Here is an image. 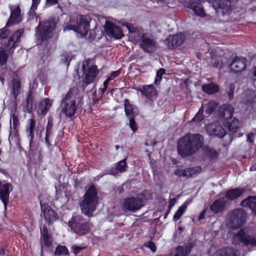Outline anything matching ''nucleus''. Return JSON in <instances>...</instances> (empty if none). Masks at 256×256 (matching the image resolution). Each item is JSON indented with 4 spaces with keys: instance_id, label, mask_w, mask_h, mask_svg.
Here are the masks:
<instances>
[{
    "instance_id": "473e14b6",
    "label": "nucleus",
    "mask_w": 256,
    "mask_h": 256,
    "mask_svg": "<svg viewBox=\"0 0 256 256\" xmlns=\"http://www.w3.org/2000/svg\"><path fill=\"white\" fill-rule=\"evenodd\" d=\"M11 119L12 121V128L14 136L18 138L19 137V132L18 127L20 124V122L18 118V116L15 113H13L11 114ZM12 128V126H10Z\"/></svg>"
},
{
    "instance_id": "39448f33",
    "label": "nucleus",
    "mask_w": 256,
    "mask_h": 256,
    "mask_svg": "<svg viewBox=\"0 0 256 256\" xmlns=\"http://www.w3.org/2000/svg\"><path fill=\"white\" fill-rule=\"evenodd\" d=\"M71 232L80 236L86 235L90 231V224L82 215H73L68 222Z\"/></svg>"
},
{
    "instance_id": "ea45409f",
    "label": "nucleus",
    "mask_w": 256,
    "mask_h": 256,
    "mask_svg": "<svg viewBox=\"0 0 256 256\" xmlns=\"http://www.w3.org/2000/svg\"><path fill=\"white\" fill-rule=\"evenodd\" d=\"M54 254L56 256L68 255V250L65 246L58 245L56 248Z\"/></svg>"
},
{
    "instance_id": "5fc2aeb1",
    "label": "nucleus",
    "mask_w": 256,
    "mask_h": 256,
    "mask_svg": "<svg viewBox=\"0 0 256 256\" xmlns=\"http://www.w3.org/2000/svg\"><path fill=\"white\" fill-rule=\"evenodd\" d=\"M204 119V114H200L198 112L196 115L192 118V122H200Z\"/></svg>"
},
{
    "instance_id": "cd10ccee",
    "label": "nucleus",
    "mask_w": 256,
    "mask_h": 256,
    "mask_svg": "<svg viewBox=\"0 0 256 256\" xmlns=\"http://www.w3.org/2000/svg\"><path fill=\"white\" fill-rule=\"evenodd\" d=\"M141 93L149 100H151L154 96H157L156 90L152 84L144 86Z\"/></svg>"
},
{
    "instance_id": "8fccbe9b",
    "label": "nucleus",
    "mask_w": 256,
    "mask_h": 256,
    "mask_svg": "<svg viewBox=\"0 0 256 256\" xmlns=\"http://www.w3.org/2000/svg\"><path fill=\"white\" fill-rule=\"evenodd\" d=\"M136 116H132L128 118L129 119L130 127L133 132H135L138 130L137 124L134 118Z\"/></svg>"
},
{
    "instance_id": "72a5a7b5",
    "label": "nucleus",
    "mask_w": 256,
    "mask_h": 256,
    "mask_svg": "<svg viewBox=\"0 0 256 256\" xmlns=\"http://www.w3.org/2000/svg\"><path fill=\"white\" fill-rule=\"evenodd\" d=\"M124 108L125 114L127 118L136 116V114L134 110V106L130 104V101L128 99H125L124 100Z\"/></svg>"
},
{
    "instance_id": "680f3d73",
    "label": "nucleus",
    "mask_w": 256,
    "mask_h": 256,
    "mask_svg": "<svg viewBox=\"0 0 256 256\" xmlns=\"http://www.w3.org/2000/svg\"><path fill=\"white\" fill-rule=\"evenodd\" d=\"M105 172L106 174L116 176L118 174V172H116V170H114L113 168L110 170H106Z\"/></svg>"
},
{
    "instance_id": "c756f323",
    "label": "nucleus",
    "mask_w": 256,
    "mask_h": 256,
    "mask_svg": "<svg viewBox=\"0 0 256 256\" xmlns=\"http://www.w3.org/2000/svg\"><path fill=\"white\" fill-rule=\"evenodd\" d=\"M192 246L190 244L184 246H178L175 251L174 256H187L190 252Z\"/></svg>"
},
{
    "instance_id": "f03ea898",
    "label": "nucleus",
    "mask_w": 256,
    "mask_h": 256,
    "mask_svg": "<svg viewBox=\"0 0 256 256\" xmlns=\"http://www.w3.org/2000/svg\"><path fill=\"white\" fill-rule=\"evenodd\" d=\"M91 18L88 15L78 14L76 18H70L64 31L70 30L78 33L82 36H86L90 30Z\"/></svg>"
},
{
    "instance_id": "5701e85b",
    "label": "nucleus",
    "mask_w": 256,
    "mask_h": 256,
    "mask_svg": "<svg viewBox=\"0 0 256 256\" xmlns=\"http://www.w3.org/2000/svg\"><path fill=\"white\" fill-rule=\"evenodd\" d=\"M40 234L44 244L46 247H50L52 244V238L49 234L48 228L46 224L43 225L42 229L40 228Z\"/></svg>"
},
{
    "instance_id": "4be33fe9",
    "label": "nucleus",
    "mask_w": 256,
    "mask_h": 256,
    "mask_svg": "<svg viewBox=\"0 0 256 256\" xmlns=\"http://www.w3.org/2000/svg\"><path fill=\"white\" fill-rule=\"evenodd\" d=\"M244 192V188H232L226 191L225 196L227 200H232L240 198Z\"/></svg>"
},
{
    "instance_id": "4468645a",
    "label": "nucleus",
    "mask_w": 256,
    "mask_h": 256,
    "mask_svg": "<svg viewBox=\"0 0 256 256\" xmlns=\"http://www.w3.org/2000/svg\"><path fill=\"white\" fill-rule=\"evenodd\" d=\"M186 40V36L182 33L169 36L165 40L168 48L174 49L182 46Z\"/></svg>"
},
{
    "instance_id": "ddd939ff",
    "label": "nucleus",
    "mask_w": 256,
    "mask_h": 256,
    "mask_svg": "<svg viewBox=\"0 0 256 256\" xmlns=\"http://www.w3.org/2000/svg\"><path fill=\"white\" fill-rule=\"evenodd\" d=\"M140 46L146 52L154 53L156 50V42L152 38L145 36L144 34L140 37Z\"/></svg>"
},
{
    "instance_id": "393cba45",
    "label": "nucleus",
    "mask_w": 256,
    "mask_h": 256,
    "mask_svg": "<svg viewBox=\"0 0 256 256\" xmlns=\"http://www.w3.org/2000/svg\"><path fill=\"white\" fill-rule=\"evenodd\" d=\"M22 33V30H18L15 32L13 34L10 36L6 45L7 49L12 50V48H14L16 47V43L18 41Z\"/></svg>"
},
{
    "instance_id": "9b49d317",
    "label": "nucleus",
    "mask_w": 256,
    "mask_h": 256,
    "mask_svg": "<svg viewBox=\"0 0 256 256\" xmlns=\"http://www.w3.org/2000/svg\"><path fill=\"white\" fill-rule=\"evenodd\" d=\"M42 214L46 222L50 226L52 224L58 219V215L48 204H42L40 202Z\"/></svg>"
},
{
    "instance_id": "b1692460",
    "label": "nucleus",
    "mask_w": 256,
    "mask_h": 256,
    "mask_svg": "<svg viewBox=\"0 0 256 256\" xmlns=\"http://www.w3.org/2000/svg\"><path fill=\"white\" fill-rule=\"evenodd\" d=\"M226 202L223 198L216 200L210 206V210L215 214L222 212L226 206Z\"/></svg>"
},
{
    "instance_id": "6e6d98bb",
    "label": "nucleus",
    "mask_w": 256,
    "mask_h": 256,
    "mask_svg": "<svg viewBox=\"0 0 256 256\" xmlns=\"http://www.w3.org/2000/svg\"><path fill=\"white\" fill-rule=\"evenodd\" d=\"M174 174L178 176H186V168L184 169H176L174 172Z\"/></svg>"
},
{
    "instance_id": "2f4dec72",
    "label": "nucleus",
    "mask_w": 256,
    "mask_h": 256,
    "mask_svg": "<svg viewBox=\"0 0 256 256\" xmlns=\"http://www.w3.org/2000/svg\"><path fill=\"white\" fill-rule=\"evenodd\" d=\"M236 250L232 247L226 246L221 248L218 252V256H236Z\"/></svg>"
},
{
    "instance_id": "e2e57ef3",
    "label": "nucleus",
    "mask_w": 256,
    "mask_h": 256,
    "mask_svg": "<svg viewBox=\"0 0 256 256\" xmlns=\"http://www.w3.org/2000/svg\"><path fill=\"white\" fill-rule=\"evenodd\" d=\"M50 134H50L46 133L44 140H45L46 144V145L48 147H50L51 146V144L50 142Z\"/></svg>"
},
{
    "instance_id": "a18cd8bd",
    "label": "nucleus",
    "mask_w": 256,
    "mask_h": 256,
    "mask_svg": "<svg viewBox=\"0 0 256 256\" xmlns=\"http://www.w3.org/2000/svg\"><path fill=\"white\" fill-rule=\"evenodd\" d=\"M128 30L129 33L131 34H134V36L136 34L137 36L138 37L141 34L140 30L138 29L137 27L134 26L132 24H128L126 26Z\"/></svg>"
},
{
    "instance_id": "58836bf2",
    "label": "nucleus",
    "mask_w": 256,
    "mask_h": 256,
    "mask_svg": "<svg viewBox=\"0 0 256 256\" xmlns=\"http://www.w3.org/2000/svg\"><path fill=\"white\" fill-rule=\"evenodd\" d=\"M216 2L217 8L226 9L231 6L232 0H215Z\"/></svg>"
},
{
    "instance_id": "9d476101",
    "label": "nucleus",
    "mask_w": 256,
    "mask_h": 256,
    "mask_svg": "<svg viewBox=\"0 0 256 256\" xmlns=\"http://www.w3.org/2000/svg\"><path fill=\"white\" fill-rule=\"evenodd\" d=\"M85 62L82 63V70L84 74V77L83 78V82L86 85L93 82L98 74L99 70L96 65H92L88 68L86 66L89 64V60H86Z\"/></svg>"
},
{
    "instance_id": "a19ab883",
    "label": "nucleus",
    "mask_w": 256,
    "mask_h": 256,
    "mask_svg": "<svg viewBox=\"0 0 256 256\" xmlns=\"http://www.w3.org/2000/svg\"><path fill=\"white\" fill-rule=\"evenodd\" d=\"M186 207V204H184L178 208L173 217V220L174 222H177L181 218L184 212Z\"/></svg>"
},
{
    "instance_id": "c85d7f7f",
    "label": "nucleus",
    "mask_w": 256,
    "mask_h": 256,
    "mask_svg": "<svg viewBox=\"0 0 256 256\" xmlns=\"http://www.w3.org/2000/svg\"><path fill=\"white\" fill-rule=\"evenodd\" d=\"M202 90L209 94H214L219 91L220 88L218 84L210 82L208 84H204L202 86Z\"/></svg>"
},
{
    "instance_id": "de8ad7c7",
    "label": "nucleus",
    "mask_w": 256,
    "mask_h": 256,
    "mask_svg": "<svg viewBox=\"0 0 256 256\" xmlns=\"http://www.w3.org/2000/svg\"><path fill=\"white\" fill-rule=\"evenodd\" d=\"M165 73L166 70L164 68H160L157 71L156 78L154 80V83L158 85L160 84L162 78V76L165 74Z\"/></svg>"
},
{
    "instance_id": "3c124183",
    "label": "nucleus",
    "mask_w": 256,
    "mask_h": 256,
    "mask_svg": "<svg viewBox=\"0 0 256 256\" xmlns=\"http://www.w3.org/2000/svg\"><path fill=\"white\" fill-rule=\"evenodd\" d=\"M53 127V118L51 116L48 118V124L46 127V133L52 134V130Z\"/></svg>"
},
{
    "instance_id": "774afa93",
    "label": "nucleus",
    "mask_w": 256,
    "mask_h": 256,
    "mask_svg": "<svg viewBox=\"0 0 256 256\" xmlns=\"http://www.w3.org/2000/svg\"><path fill=\"white\" fill-rule=\"evenodd\" d=\"M71 58L69 56H66L64 57V59L63 60L64 63H67L68 66L70 64V62L71 60Z\"/></svg>"
},
{
    "instance_id": "bb28decb",
    "label": "nucleus",
    "mask_w": 256,
    "mask_h": 256,
    "mask_svg": "<svg viewBox=\"0 0 256 256\" xmlns=\"http://www.w3.org/2000/svg\"><path fill=\"white\" fill-rule=\"evenodd\" d=\"M34 99V95L32 90H29L27 93V96L26 100V102L24 104L25 112L28 113H30L33 109V102Z\"/></svg>"
},
{
    "instance_id": "a878e982",
    "label": "nucleus",
    "mask_w": 256,
    "mask_h": 256,
    "mask_svg": "<svg viewBox=\"0 0 256 256\" xmlns=\"http://www.w3.org/2000/svg\"><path fill=\"white\" fill-rule=\"evenodd\" d=\"M240 204L242 206L249 208L252 212L256 215V197L249 196L246 198L242 200Z\"/></svg>"
},
{
    "instance_id": "e433bc0d",
    "label": "nucleus",
    "mask_w": 256,
    "mask_h": 256,
    "mask_svg": "<svg viewBox=\"0 0 256 256\" xmlns=\"http://www.w3.org/2000/svg\"><path fill=\"white\" fill-rule=\"evenodd\" d=\"M202 171V168L200 166L186 168V177L191 178L194 175L200 174Z\"/></svg>"
},
{
    "instance_id": "bf43d9fd",
    "label": "nucleus",
    "mask_w": 256,
    "mask_h": 256,
    "mask_svg": "<svg viewBox=\"0 0 256 256\" xmlns=\"http://www.w3.org/2000/svg\"><path fill=\"white\" fill-rule=\"evenodd\" d=\"M84 248L77 246L76 245H74L72 247V250L73 253L74 254H79Z\"/></svg>"
},
{
    "instance_id": "864d4df0",
    "label": "nucleus",
    "mask_w": 256,
    "mask_h": 256,
    "mask_svg": "<svg viewBox=\"0 0 256 256\" xmlns=\"http://www.w3.org/2000/svg\"><path fill=\"white\" fill-rule=\"evenodd\" d=\"M144 246L146 247L149 248L153 252H155L156 250V244L151 240H149L147 242H145Z\"/></svg>"
},
{
    "instance_id": "7ed1b4c3",
    "label": "nucleus",
    "mask_w": 256,
    "mask_h": 256,
    "mask_svg": "<svg viewBox=\"0 0 256 256\" xmlns=\"http://www.w3.org/2000/svg\"><path fill=\"white\" fill-rule=\"evenodd\" d=\"M98 200L97 190L94 184H92L86 191L84 200L80 204L82 212L86 216H92L96 210Z\"/></svg>"
},
{
    "instance_id": "0e129e2a",
    "label": "nucleus",
    "mask_w": 256,
    "mask_h": 256,
    "mask_svg": "<svg viewBox=\"0 0 256 256\" xmlns=\"http://www.w3.org/2000/svg\"><path fill=\"white\" fill-rule=\"evenodd\" d=\"M254 134L253 133L248 134L247 135V141L250 142H254Z\"/></svg>"
},
{
    "instance_id": "2eb2a0df",
    "label": "nucleus",
    "mask_w": 256,
    "mask_h": 256,
    "mask_svg": "<svg viewBox=\"0 0 256 256\" xmlns=\"http://www.w3.org/2000/svg\"><path fill=\"white\" fill-rule=\"evenodd\" d=\"M206 131L210 136L223 138L226 134L224 128L218 122H212L206 126Z\"/></svg>"
},
{
    "instance_id": "0eeeda50",
    "label": "nucleus",
    "mask_w": 256,
    "mask_h": 256,
    "mask_svg": "<svg viewBox=\"0 0 256 256\" xmlns=\"http://www.w3.org/2000/svg\"><path fill=\"white\" fill-rule=\"evenodd\" d=\"M246 214L242 208H236L228 214V220L233 229L240 228L246 222Z\"/></svg>"
},
{
    "instance_id": "37998d69",
    "label": "nucleus",
    "mask_w": 256,
    "mask_h": 256,
    "mask_svg": "<svg viewBox=\"0 0 256 256\" xmlns=\"http://www.w3.org/2000/svg\"><path fill=\"white\" fill-rule=\"evenodd\" d=\"M8 60V54L6 51L2 47H0V66H3L7 63Z\"/></svg>"
},
{
    "instance_id": "4d7b16f0",
    "label": "nucleus",
    "mask_w": 256,
    "mask_h": 256,
    "mask_svg": "<svg viewBox=\"0 0 256 256\" xmlns=\"http://www.w3.org/2000/svg\"><path fill=\"white\" fill-rule=\"evenodd\" d=\"M120 74V70H118L116 71H113L110 74V76H108L107 78L110 80H113L114 78L118 76Z\"/></svg>"
},
{
    "instance_id": "13d9d810",
    "label": "nucleus",
    "mask_w": 256,
    "mask_h": 256,
    "mask_svg": "<svg viewBox=\"0 0 256 256\" xmlns=\"http://www.w3.org/2000/svg\"><path fill=\"white\" fill-rule=\"evenodd\" d=\"M10 30L7 29H2L0 32V38L2 39H5L8 37Z\"/></svg>"
},
{
    "instance_id": "f3484780",
    "label": "nucleus",
    "mask_w": 256,
    "mask_h": 256,
    "mask_svg": "<svg viewBox=\"0 0 256 256\" xmlns=\"http://www.w3.org/2000/svg\"><path fill=\"white\" fill-rule=\"evenodd\" d=\"M246 58H239L236 56L231 62L230 68L234 73L237 74L244 70L246 66Z\"/></svg>"
},
{
    "instance_id": "a211bd4d",
    "label": "nucleus",
    "mask_w": 256,
    "mask_h": 256,
    "mask_svg": "<svg viewBox=\"0 0 256 256\" xmlns=\"http://www.w3.org/2000/svg\"><path fill=\"white\" fill-rule=\"evenodd\" d=\"M36 126V122L34 116L30 118L26 124V131L27 134V137L29 140L30 146H31L34 142V130Z\"/></svg>"
},
{
    "instance_id": "4c0bfd02",
    "label": "nucleus",
    "mask_w": 256,
    "mask_h": 256,
    "mask_svg": "<svg viewBox=\"0 0 256 256\" xmlns=\"http://www.w3.org/2000/svg\"><path fill=\"white\" fill-rule=\"evenodd\" d=\"M218 104L214 101H210L206 104L205 112L210 114L213 112L217 108Z\"/></svg>"
},
{
    "instance_id": "f704fd0d",
    "label": "nucleus",
    "mask_w": 256,
    "mask_h": 256,
    "mask_svg": "<svg viewBox=\"0 0 256 256\" xmlns=\"http://www.w3.org/2000/svg\"><path fill=\"white\" fill-rule=\"evenodd\" d=\"M226 126H227L228 130L234 133L236 132L239 128L238 120L235 118L232 120H231L230 121V120H228L226 122Z\"/></svg>"
},
{
    "instance_id": "09e8293b",
    "label": "nucleus",
    "mask_w": 256,
    "mask_h": 256,
    "mask_svg": "<svg viewBox=\"0 0 256 256\" xmlns=\"http://www.w3.org/2000/svg\"><path fill=\"white\" fill-rule=\"evenodd\" d=\"M41 0H32V5L28 13L30 15L35 14V11L37 10L38 6Z\"/></svg>"
},
{
    "instance_id": "603ef678",
    "label": "nucleus",
    "mask_w": 256,
    "mask_h": 256,
    "mask_svg": "<svg viewBox=\"0 0 256 256\" xmlns=\"http://www.w3.org/2000/svg\"><path fill=\"white\" fill-rule=\"evenodd\" d=\"M234 84L232 83L230 84L229 86V90L227 92V95L230 100H232L234 98Z\"/></svg>"
},
{
    "instance_id": "49530a36",
    "label": "nucleus",
    "mask_w": 256,
    "mask_h": 256,
    "mask_svg": "<svg viewBox=\"0 0 256 256\" xmlns=\"http://www.w3.org/2000/svg\"><path fill=\"white\" fill-rule=\"evenodd\" d=\"M136 196H142L140 197L142 198V204H144V200H150L152 196L151 192L149 190H144L142 193L138 194H136Z\"/></svg>"
},
{
    "instance_id": "f8f14e48",
    "label": "nucleus",
    "mask_w": 256,
    "mask_h": 256,
    "mask_svg": "<svg viewBox=\"0 0 256 256\" xmlns=\"http://www.w3.org/2000/svg\"><path fill=\"white\" fill-rule=\"evenodd\" d=\"M104 29L108 36L115 39H120L124 36L120 26H116L112 22L108 21L106 22Z\"/></svg>"
},
{
    "instance_id": "338daca9",
    "label": "nucleus",
    "mask_w": 256,
    "mask_h": 256,
    "mask_svg": "<svg viewBox=\"0 0 256 256\" xmlns=\"http://www.w3.org/2000/svg\"><path fill=\"white\" fill-rule=\"evenodd\" d=\"M206 212V210H204L200 212V214L198 216V221H200L205 218Z\"/></svg>"
},
{
    "instance_id": "052dcab7",
    "label": "nucleus",
    "mask_w": 256,
    "mask_h": 256,
    "mask_svg": "<svg viewBox=\"0 0 256 256\" xmlns=\"http://www.w3.org/2000/svg\"><path fill=\"white\" fill-rule=\"evenodd\" d=\"M90 34L88 36V38L90 40H94L96 38V34L95 32V30H89Z\"/></svg>"
},
{
    "instance_id": "6e6552de",
    "label": "nucleus",
    "mask_w": 256,
    "mask_h": 256,
    "mask_svg": "<svg viewBox=\"0 0 256 256\" xmlns=\"http://www.w3.org/2000/svg\"><path fill=\"white\" fill-rule=\"evenodd\" d=\"M232 241L235 244H242L246 246H256V238L246 233L244 229L234 234Z\"/></svg>"
},
{
    "instance_id": "423d86ee",
    "label": "nucleus",
    "mask_w": 256,
    "mask_h": 256,
    "mask_svg": "<svg viewBox=\"0 0 256 256\" xmlns=\"http://www.w3.org/2000/svg\"><path fill=\"white\" fill-rule=\"evenodd\" d=\"M56 26V22L54 18H50L46 21H40L36 28L37 40L42 42L50 39Z\"/></svg>"
},
{
    "instance_id": "1a4fd4ad",
    "label": "nucleus",
    "mask_w": 256,
    "mask_h": 256,
    "mask_svg": "<svg viewBox=\"0 0 256 256\" xmlns=\"http://www.w3.org/2000/svg\"><path fill=\"white\" fill-rule=\"evenodd\" d=\"M141 196H132L125 198L122 206V210L124 212H136L140 210L144 204H142Z\"/></svg>"
},
{
    "instance_id": "c9c22d12",
    "label": "nucleus",
    "mask_w": 256,
    "mask_h": 256,
    "mask_svg": "<svg viewBox=\"0 0 256 256\" xmlns=\"http://www.w3.org/2000/svg\"><path fill=\"white\" fill-rule=\"evenodd\" d=\"M205 154L210 161L216 160L218 157V153L214 148H207L205 150Z\"/></svg>"
},
{
    "instance_id": "412c9836",
    "label": "nucleus",
    "mask_w": 256,
    "mask_h": 256,
    "mask_svg": "<svg viewBox=\"0 0 256 256\" xmlns=\"http://www.w3.org/2000/svg\"><path fill=\"white\" fill-rule=\"evenodd\" d=\"M22 90V82L20 78H13L12 80V92L14 101L16 102Z\"/></svg>"
},
{
    "instance_id": "69168bd1",
    "label": "nucleus",
    "mask_w": 256,
    "mask_h": 256,
    "mask_svg": "<svg viewBox=\"0 0 256 256\" xmlns=\"http://www.w3.org/2000/svg\"><path fill=\"white\" fill-rule=\"evenodd\" d=\"M46 4L49 6H54L58 3V0H46Z\"/></svg>"
},
{
    "instance_id": "aec40b11",
    "label": "nucleus",
    "mask_w": 256,
    "mask_h": 256,
    "mask_svg": "<svg viewBox=\"0 0 256 256\" xmlns=\"http://www.w3.org/2000/svg\"><path fill=\"white\" fill-rule=\"evenodd\" d=\"M186 6L192 9L194 14L200 17L206 16L201 4L196 0H189Z\"/></svg>"
},
{
    "instance_id": "79ce46f5",
    "label": "nucleus",
    "mask_w": 256,
    "mask_h": 256,
    "mask_svg": "<svg viewBox=\"0 0 256 256\" xmlns=\"http://www.w3.org/2000/svg\"><path fill=\"white\" fill-rule=\"evenodd\" d=\"M20 13V8L18 6L15 8L12 11L10 21H11L12 23L18 22V19Z\"/></svg>"
},
{
    "instance_id": "7c9ffc66",
    "label": "nucleus",
    "mask_w": 256,
    "mask_h": 256,
    "mask_svg": "<svg viewBox=\"0 0 256 256\" xmlns=\"http://www.w3.org/2000/svg\"><path fill=\"white\" fill-rule=\"evenodd\" d=\"M52 102L48 98H46L39 104V110L42 116H45L52 106Z\"/></svg>"
},
{
    "instance_id": "6ab92c4d",
    "label": "nucleus",
    "mask_w": 256,
    "mask_h": 256,
    "mask_svg": "<svg viewBox=\"0 0 256 256\" xmlns=\"http://www.w3.org/2000/svg\"><path fill=\"white\" fill-rule=\"evenodd\" d=\"M218 115L220 117L228 120L232 119L234 112V108L230 104H224L218 109Z\"/></svg>"
},
{
    "instance_id": "20e7f679",
    "label": "nucleus",
    "mask_w": 256,
    "mask_h": 256,
    "mask_svg": "<svg viewBox=\"0 0 256 256\" xmlns=\"http://www.w3.org/2000/svg\"><path fill=\"white\" fill-rule=\"evenodd\" d=\"M73 91L72 88H70L60 101L62 112L66 118L70 119L74 116L80 104V101L76 102L75 98H72Z\"/></svg>"
},
{
    "instance_id": "dca6fc26",
    "label": "nucleus",
    "mask_w": 256,
    "mask_h": 256,
    "mask_svg": "<svg viewBox=\"0 0 256 256\" xmlns=\"http://www.w3.org/2000/svg\"><path fill=\"white\" fill-rule=\"evenodd\" d=\"M13 190V186L10 182L2 184L0 182V200L6 208L10 198V194Z\"/></svg>"
},
{
    "instance_id": "f257e3e1",
    "label": "nucleus",
    "mask_w": 256,
    "mask_h": 256,
    "mask_svg": "<svg viewBox=\"0 0 256 256\" xmlns=\"http://www.w3.org/2000/svg\"><path fill=\"white\" fill-rule=\"evenodd\" d=\"M204 142L202 134L188 132L178 140V152L183 158L192 156L202 147Z\"/></svg>"
},
{
    "instance_id": "c03bdc74",
    "label": "nucleus",
    "mask_w": 256,
    "mask_h": 256,
    "mask_svg": "<svg viewBox=\"0 0 256 256\" xmlns=\"http://www.w3.org/2000/svg\"><path fill=\"white\" fill-rule=\"evenodd\" d=\"M126 159L124 158L117 162L116 166V170L120 172H124L126 171L128 167Z\"/></svg>"
}]
</instances>
